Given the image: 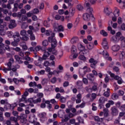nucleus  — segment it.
<instances>
[{"label":"nucleus","mask_w":125,"mask_h":125,"mask_svg":"<svg viewBox=\"0 0 125 125\" xmlns=\"http://www.w3.org/2000/svg\"><path fill=\"white\" fill-rule=\"evenodd\" d=\"M51 51H52L53 54H54L55 55H56V54H57V51H56L55 49H53L52 50V48H48L47 49V51H45L44 52L42 57V59H43V60H46V59H47V58L49 57V52H51Z\"/></svg>","instance_id":"obj_1"},{"label":"nucleus","mask_w":125,"mask_h":125,"mask_svg":"<svg viewBox=\"0 0 125 125\" xmlns=\"http://www.w3.org/2000/svg\"><path fill=\"white\" fill-rule=\"evenodd\" d=\"M42 102V99L40 98H39L37 100H34V99L32 98H30L27 100V101H25V103L28 104L31 107H34V104L32 103H34V104H37V103H41Z\"/></svg>","instance_id":"obj_2"},{"label":"nucleus","mask_w":125,"mask_h":125,"mask_svg":"<svg viewBox=\"0 0 125 125\" xmlns=\"http://www.w3.org/2000/svg\"><path fill=\"white\" fill-rule=\"evenodd\" d=\"M107 73L109 75H110L111 78H113L114 80H116L117 83L119 84H122L123 83H124V81L122 79V78L119 77V76L115 75V74L112 73L111 71H108Z\"/></svg>","instance_id":"obj_3"},{"label":"nucleus","mask_w":125,"mask_h":125,"mask_svg":"<svg viewBox=\"0 0 125 125\" xmlns=\"http://www.w3.org/2000/svg\"><path fill=\"white\" fill-rule=\"evenodd\" d=\"M14 42H12L11 44L13 46H17L18 45V42H20V34L17 33L16 35L13 36Z\"/></svg>","instance_id":"obj_4"},{"label":"nucleus","mask_w":125,"mask_h":125,"mask_svg":"<svg viewBox=\"0 0 125 125\" xmlns=\"http://www.w3.org/2000/svg\"><path fill=\"white\" fill-rule=\"evenodd\" d=\"M111 20L113 22H116L117 21V17H118L120 15V10L118 8H115L113 14H111Z\"/></svg>","instance_id":"obj_5"},{"label":"nucleus","mask_w":125,"mask_h":125,"mask_svg":"<svg viewBox=\"0 0 125 125\" xmlns=\"http://www.w3.org/2000/svg\"><path fill=\"white\" fill-rule=\"evenodd\" d=\"M85 71L87 72H90V68H88L87 66H84L83 68L80 69L79 70V74L81 77H84V75H85Z\"/></svg>","instance_id":"obj_6"},{"label":"nucleus","mask_w":125,"mask_h":125,"mask_svg":"<svg viewBox=\"0 0 125 125\" xmlns=\"http://www.w3.org/2000/svg\"><path fill=\"white\" fill-rule=\"evenodd\" d=\"M48 41L51 42L52 48H55L57 46V41L54 37H50L48 38Z\"/></svg>","instance_id":"obj_7"},{"label":"nucleus","mask_w":125,"mask_h":125,"mask_svg":"<svg viewBox=\"0 0 125 125\" xmlns=\"http://www.w3.org/2000/svg\"><path fill=\"white\" fill-rule=\"evenodd\" d=\"M21 35L22 36L21 40L22 41H28L29 40V37L27 35V31L25 30H22L21 31Z\"/></svg>","instance_id":"obj_8"},{"label":"nucleus","mask_w":125,"mask_h":125,"mask_svg":"<svg viewBox=\"0 0 125 125\" xmlns=\"http://www.w3.org/2000/svg\"><path fill=\"white\" fill-rule=\"evenodd\" d=\"M53 26L55 30L57 31L58 32H63L64 31V27L62 25H58V23L54 24Z\"/></svg>","instance_id":"obj_9"},{"label":"nucleus","mask_w":125,"mask_h":125,"mask_svg":"<svg viewBox=\"0 0 125 125\" xmlns=\"http://www.w3.org/2000/svg\"><path fill=\"white\" fill-rule=\"evenodd\" d=\"M4 30H7V27H6V24H0V36H3L5 35V31H4Z\"/></svg>","instance_id":"obj_10"},{"label":"nucleus","mask_w":125,"mask_h":125,"mask_svg":"<svg viewBox=\"0 0 125 125\" xmlns=\"http://www.w3.org/2000/svg\"><path fill=\"white\" fill-rule=\"evenodd\" d=\"M29 95V93H28V89H25V92L24 94L21 96V98L20 100V102H22V101H24V103H26V97Z\"/></svg>","instance_id":"obj_11"},{"label":"nucleus","mask_w":125,"mask_h":125,"mask_svg":"<svg viewBox=\"0 0 125 125\" xmlns=\"http://www.w3.org/2000/svg\"><path fill=\"white\" fill-rule=\"evenodd\" d=\"M84 52H79V56L78 57V59H79V60H82V61H83V62H85V61H86V57L84 56Z\"/></svg>","instance_id":"obj_12"},{"label":"nucleus","mask_w":125,"mask_h":125,"mask_svg":"<svg viewBox=\"0 0 125 125\" xmlns=\"http://www.w3.org/2000/svg\"><path fill=\"white\" fill-rule=\"evenodd\" d=\"M91 17H93V15L88 13H85L83 15V19L85 21H89Z\"/></svg>","instance_id":"obj_13"},{"label":"nucleus","mask_w":125,"mask_h":125,"mask_svg":"<svg viewBox=\"0 0 125 125\" xmlns=\"http://www.w3.org/2000/svg\"><path fill=\"white\" fill-rule=\"evenodd\" d=\"M102 45L104 49H108V48H109V46H108V41H107L106 38H104L103 39Z\"/></svg>","instance_id":"obj_14"},{"label":"nucleus","mask_w":125,"mask_h":125,"mask_svg":"<svg viewBox=\"0 0 125 125\" xmlns=\"http://www.w3.org/2000/svg\"><path fill=\"white\" fill-rule=\"evenodd\" d=\"M45 71L47 73H48V76L49 78H51V77H52V75H54V76H55V73H54V70L53 72L51 71V69L50 68V67H47L45 68Z\"/></svg>","instance_id":"obj_15"},{"label":"nucleus","mask_w":125,"mask_h":125,"mask_svg":"<svg viewBox=\"0 0 125 125\" xmlns=\"http://www.w3.org/2000/svg\"><path fill=\"white\" fill-rule=\"evenodd\" d=\"M37 121H38V118L36 117V115L34 114H33L32 115H30L29 117V121L30 122V123H31V124H34V123H35V122H37Z\"/></svg>","instance_id":"obj_16"},{"label":"nucleus","mask_w":125,"mask_h":125,"mask_svg":"<svg viewBox=\"0 0 125 125\" xmlns=\"http://www.w3.org/2000/svg\"><path fill=\"white\" fill-rule=\"evenodd\" d=\"M77 47L78 50L80 51H82L83 52H85L86 51V49H85V47L81 43H79L77 45Z\"/></svg>","instance_id":"obj_17"},{"label":"nucleus","mask_w":125,"mask_h":125,"mask_svg":"<svg viewBox=\"0 0 125 125\" xmlns=\"http://www.w3.org/2000/svg\"><path fill=\"white\" fill-rule=\"evenodd\" d=\"M59 70H54V73L55 74V76H58L60 73L63 72L64 69L62 65H59L58 66Z\"/></svg>","instance_id":"obj_18"},{"label":"nucleus","mask_w":125,"mask_h":125,"mask_svg":"<svg viewBox=\"0 0 125 125\" xmlns=\"http://www.w3.org/2000/svg\"><path fill=\"white\" fill-rule=\"evenodd\" d=\"M103 55L106 60H109V61H111L112 60V58L110 57H109V54L107 52V51L104 50L103 52Z\"/></svg>","instance_id":"obj_19"},{"label":"nucleus","mask_w":125,"mask_h":125,"mask_svg":"<svg viewBox=\"0 0 125 125\" xmlns=\"http://www.w3.org/2000/svg\"><path fill=\"white\" fill-rule=\"evenodd\" d=\"M111 49L114 52H117L121 49V46L118 44L114 45L112 46Z\"/></svg>","instance_id":"obj_20"},{"label":"nucleus","mask_w":125,"mask_h":125,"mask_svg":"<svg viewBox=\"0 0 125 125\" xmlns=\"http://www.w3.org/2000/svg\"><path fill=\"white\" fill-rule=\"evenodd\" d=\"M69 12L70 17H73V16L75 15V13L76 12V8L74 7L70 8L69 10Z\"/></svg>","instance_id":"obj_21"},{"label":"nucleus","mask_w":125,"mask_h":125,"mask_svg":"<svg viewBox=\"0 0 125 125\" xmlns=\"http://www.w3.org/2000/svg\"><path fill=\"white\" fill-rule=\"evenodd\" d=\"M27 33H28V35H30L31 41H35V40H36V37H35V35H34V34H33L32 31L28 30Z\"/></svg>","instance_id":"obj_22"},{"label":"nucleus","mask_w":125,"mask_h":125,"mask_svg":"<svg viewBox=\"0 0 125 125\" xmlns=\"http://www.w3.org/2000/svg\"><path fill=\"white\" fill-rule=\"evenodd\" d=\"M41 61H42V58H39L38 61L37 62H35V65L36 66H38L41 68V69H42L43 68V66L42 65V62H41Z\"/></svg>","instance_id":"obj_23"},{"label":"nucleus","mask_w":125,"mask_h":125,"mask_svg":"<svg viewBox=\"0 0 125 125\" xmlns=\"http://www.w3.org/2000/svg\"><path fill=\"white\" fill-rule=\"evenodd\" d=\"M3 41L2 38L0 37V50H4V52L5 50L4 49V44L2 43Z\"/></svg>","instance_id":"obj_24"},{"label":"nucleus","mask_w":125,"mask_h":125,"mask_svg":"<svg viewBox=\"0 0 125 125\" xmlns=\"http://www.w3.org/2000/svg\"><path fill=\"white\" fill-rule=\"evenodd\" d=\"M16 27V23H15V21L11 20L10 24L9 25V28L10 29H13V28H15Z\"/></svg>","instance_id":"obj_25"},{"label":"nucleus","mask_w":125,"mask_h":125,"mask_svg":"<svg viewBox=\"0 0 125 125\" xmlns=\"http://www.w3.org/2000/svg\"><path fill=\"white\" fill-rule=\"evenodd\" d=\"M5 43L7 45H5L4 48L6 49V50H8V51H10V48L9 47V45H10V41L6 40L5 41Z\"/></svg>","instance_id":"obj_26"},{"label":"nucleus","mask_w":125,"mask_h":125,"mask_svg":"<svg viewBox=\"0 0 125 125\" xmlns=\"http://www.w3.org/2000/svg\"><path fill=\"white\" fill-rule=\"evenodd\" d=\"M111 114L113 116H117L119 114V111L115 107H113L111 108Z\"/></svg>","instance_id":"obj_27"},{"label":"nucleus","mask_w":125,"mask_h":125,"mask_svg":"<svg viewBox=\"0 0 125 125\" xmlns=\"http://www.w3.org/2000/svg\"><path fill=\"white\" fill-rule=\"evenodd\" d=\"M14 62V60L13 58H11L10 59L9 62L7 63V66L8 67V71H11L12 70V68L11 67V63Z\"/></svg>","instance_id":"obj_28"},{"label":"nucleus","mask_w":125,"mask_h":125,"mask_svg":"<svg viewBox=\"0 0 125 125\" xmlns=\"http://www.w3.org/2000/svg\"><path fill=\"white\" fill-rule=\"evenodd\" d=\"M116 37H117L119 41H120V40L121 41L123 40L124 38V36H123V34H122V33L120 32H118L116 33Z\"/></svg>","instance_id":"obj_29"},{"label":"nucleus","mask_w":125,"mask_h":125,"mask_svg":"<svg viewBox=\"0 0 125 125\" xmlns=\"http://www.w3.org/2000/svg\"><path fill=\"white\" fill-rule=\"evenodd\" d=\"M77 98L76 103L77 104H79V103H81L82 102V94H79L77 95Z\"/></svg>","instance_id":"obj_30"},{"label":"nucleus","mask_w":125,"mask_h":125,"mask_svg":"<svg viewBox=\"0 0 125 125\" xmlns=\"http://www.w3.org/2000/svg\"><path fill=\"white\" fill-rule=\"evenodd\" d=\"M46 114L44 112L40 113L38 114V117L41 118L40 121H42V119L45 117Z\"/></svg>","instance_id":"obj_31"},{"label":"nucleus","mask_w":125,"mask_h":125,"mask_svg":"<svg viewBox=\"0 0 125 125\" xmlns=\"http://www.w3.org/2000/svg\"><path fill=\"white\" fill-rule=\"evenodd\" d=\"M79 42V38L77 37H73L71 40L72 43H76V42Z\"/></svg>","instance_id":"obj_32"},{"label":"nucleus","mask_w":125,"mask_h":125,"mask_svg":"<svg viewBox=\"0 0 125 125\" xmlns=\"http://www.w3.org/2000/svg\"><path fill=\"white\" fill-rule=\"evenodd\" d=\"M104 118H106L109 116V110L107 108L104 109Z\"/></svg>","instance_id":"obj_33"},{"label":"nucleus","mask_w":125,"mask_h":125,"mask_svg":"<svg viewBox=\"0 0 125 125\" xmlns=\"http://www.w3.org/2000/svg\"><path fill=\"white\" fill-rule=\"evenodd\" d=\"M78 52H79L78 51H77V47H76L75 46L73 45L71 47V53L72 54H75Z\"/></svg>","instance_id":"obj_34"},{"label":"nucleus","mask_w":125,"mask_h":125,"mask_svg":"<svg viewBox=\"0 0 125 125\" xmlns=\"http://www.w3.org/2000/svg\"><path fill=\"white\" fill-rule=\"evenodd\" d=\"M15 59H16V61H17L19 64H22V63H23V61L20 60V57H19L18 55L15 56Z\"/></svg>","instance_id":"obj_35"},{"label":"nucleus","mask_w":125,"mask_h":125,"mask_svg":"<svg viewBox=\"0 0 125 125\" xmlns=\"http://www.w3.org/2000/svg\"><path fill=\"white\" fill-rule=\"evenodd\" d=\"M45 73V70H41L40 71H38L36 72V75L37 76H41L42 75H44Z\"/></svg>","instance_id":"obj_36"},{"label":"nucleus","mask_w":125,"mask_h":125,"mask_svg":"<svg viewBox=\"0 0 125 125\" xmlns=\"http://www.w3.org/2000/svg\"><path fill=\"white\" fill-rule=\"evenodd\" d=\"M86 47L88 49L91 50V49H93V47H94V45L91 43H89V44H87Z\"/></svg>","instance_id":"obj_37"},{"label":"nucleus","mask_w":125,"mask_h":125,"mask_svg":"<svg viewBox=\"0 0 125 125\" xmlns=\"http://www.w3.org/2000/svg\"><path fill=\"white\" fill-rule=\"evenodd\" d=\"M64 2H65V3H68L69 6H72V5H73L72 0H64Z\"/></svg>","instance_id":"obj_38"},{"label":"nucleus","mask_w":125,"mask_h":125,"mask_svg":"<svg viewBox=\"0 0 125 125\" xmlns=\"http://www.w3.org/2000/svg\"><path fill=\"white\" fill-rule=\"evenodd\" d=\"M25 60H27V61H29L30 63H32L34 62V59H31L29 56H26L24 58Z\"/></svg>","instance_id":"obj_39"},{"label":"nucleus","mask_w":125,"mask_h":125,"mask_svg":"<svg viewBox=\"0 0 125 125\" xmlns=\"http://www.w3.org/2000/svg\"><path fill=\"white\" fill-rule=\"evenodd\" d=\"M104 13H105V14H106L107 15H109V14L110 13V8L108 7H106L104 8Z\"/></svg>","instance_id":"obj_40"},{"label":"nucleus","mask_w":125,"mask_h":125,"mask_svg":"<svg viewBox=\"0 0 125 125\" xmlns=\"http://www.w3.org/2000/svg\"><path fill=\"white\" fill-rule=\"evenodd\" d=\"M111 41L116 43L119 42V39L117 38V36H113L111 38Z\"/></svg>","instance_id":"obj_41"},{"label":"nucleus","mask_w":125,"mask_h":125,"mask_svg":"<svg viewBox=\"0 0 125 125\" xmlns=\"http://www.w3.org/2000/svg\"><path fill=\"white\" fill-rule=\"evenodd\" d=\"M64 114H65L64 113L63 111L60 110V111H59L58 115V116L59 117V118H63Z\"/></svg>","instance_id":"obj_42"},{"label":"nucleus","mask_w":125,"mask_h":125,"mask_svg":"<svg viewBox=\"0 0 125 125\" xmlns=\"http://www.w3.org/2000/svg\"><path fill=\"white\" fill-rule=\"evenodd\" d=\"M89 63H91V64H96L97 63V62L96 60H94V59L91 58L89 60Z\"/></svg>","instance_id":"obj_43"},{"label":"nucleus","mask_w":125,"mask_h":125,"mask_svg":"<svg viewBox=\"0 0 125 125\" xmlns=\"http://www.w3.org/2000/svg\"><path fill=\"white\" fill-rule=\"evenodd\" d=\"M104 94L106 97H108V96H110V89L107 88V91H105Z\"/></svg>","instance_id":"obj_44"},{"label":"nucleus","mask_w":125,"mask_h":125,"mask_svg":"<svg viewBox=\"0 0 125 125\" xmlns=\"http://www.w3.org/2000/svg\"><path fill=\"white\" fill-rule=\"evenodd\" d=\"M125 53L124 52H121L120 55V59L123 60V59H125Z\"/></svg>","instance_id":"obj_45"},{"label":"nucleus","mask_w":125,"mask_h":125,"mask_svg":"<svg viewBox=\"0 0 125 125\" xmlns=\"http://www.w3.org/2000/svg\"><path fill=\"white\" fill-rule=\"evenodd\" d=\"M79 53V52L73 54L74 55H72L71 56H70V58H71V59H76V58L78 57V54Z\"/></svg>","instance_id":"obj_46"},{"label":"nucleus","mask_w":125,"mask_h":125,"mask_svg":"<svg viewBox=\"0 0 125 125\" xmlns=\"http://www.w3.org/2000/svg\"><path fill=\"white\" fill-rule=\"evenodd\" d=\"M101 34L104 37H107V36H108V33L104 30L101 31Z\"/></svg>","instance_id":"obj_47"},{"label":"nucleus","mask_w":125,"mask_h":125,"mask_svg":"<svg viewBox=\"0 0 125 125\" xmlns=\"http://www.w3.org/2000/svg\"><path fill=\"white\" fill-rule=\"evenodd\" d=\"M29 86H30V87H34V86H37V83L35 82H30L29 83Z\"/></svg>","instance_id":"obj_48"},{"label":"nucleus","mask_w":125,"mask_h":125,"mask_svg":"<svg viewBox=\"0 0 125 125\" xmlns=\"http://www.w3.org/2000/svg\"><path fill=\"white\" fill-rule=\"evenodd\" d=\"M43 25L47 28H48V27H50V24H49V22L47 21H44Z\"/></svg>","instance_id":"obj_49"},{"label":"nucleus","mask_w":125,"mask_h":125,"mask_svg":"<svg viewBox=\"0 0 125 125\" xmlns=\"http://www.w3.org/2000/svg\"><path fill=\"white\" fill-rule=\"evenodd\" d=\"M85 104L84 103H83L82 104H79L76 106V108H83L84 106H85Z\"/></svg>","instance_id":"obj_50"},{"label":"nucleus","mask_w":125,"mask_h":125,"mask_svg":"<svg viewBox=\"0 0 125 125\" xmlns=\"http://www.w3.org/2000/svg\"><path fill=\"white\" fill-rule=\"evenodd\" d=\"M66 98L62 96L60 97V101L62 103H65V102H66Z\"/></svg>","instance_id":"obj_51"},{"label":"nucleus","mask_w":125,"mask_h":125,"mask_svg":"<svg viewBox=\"0 0 125 125\" xmlns=\"http://www.w3.org/2000/svg\"><path fill=\"white\" fill-rule=\"evenodd\" d=\"M77 120L79 123V124H84V122H83V119L82 118V117H79L77 118Z\"/></svg>","instance_id":"obj_52"},{"label":"nucleus","mask_w":125,"mask_h":125,"mask_svg":"<svg viewBox=\"0 0 125 125\" xmlns=\"http://www.w3.org/2000/svg\"><path fill=\"white\" fill-rule=\"evenodd\" d=\"M95 121L97 122H102L103 121V118H99L98 116L95 117Z\"/></svg>","instance_id":"obj_53"},{"label":"nucleus","mask_w":125,"mask_h":125,"mask_svg":"<svg viewBox=\"0 0 125 125\" xmlns=\"http://www.w3.org/2000/svg\"><path fill=\"white\" fill-rule=\"evenodd\" d=\"M43 65L45 67H48V66H50V62L46 61L44 62Z\"/></svg>","instance_id":"obj_54"},{"label":"nucleus","mask_w":125,"mask_h":125,"mask_svg":"<svg viewBox=\"0 0 125 125\" xmlns=\"http://www.w3.org/2000/svg\"><path fill=\"white\" fill-rule=\"evenodd\" d=\"M87 12H88L89 14H92L93 13V9L92 8H89L87 9Z\"/></svg>","instance_id":"obj_55"},{"label":"nucleus","mask_w":125,"mask_h":125,"mask_svg":"<svg viewBox=\"0 0 125 125\" xmlns=\"http://www.w3.org/2000/svg\"><path fill=\"white\" fill-rule=\"evenodd\" d=\"M33 14H38L40 12L39 9L35 8L33 11H32Z\"/></svg>","instance_id":"obj_56"},{"label":"nucleus","mask_w":125,"mask_h":125,"mask_svg":"<svg viewBox=\"0 0 125 125\" xmlns=\"http://www.w3.org/2000/svg\"><path fill=\"white\" fill-rule=\"evenodd\" d=\"M27 27H28V24L25 22L23 23L21 25L22 29H26V28H27Z\"/></svg>","instance_id":"obj_57"},{"label":"nucleus","mask_w":125,"mask_h":125,"mask_svg":"<svg viewBox=\"0 0 125 125\" xmlns=\"http://www.w3.org/2000/svg\"><path fill=\"white\" fill-rule=\"evenodd\" d=\"M24 9L25 10H27V11H29L31 9V6L29 4H27L25 6Z\"/></svg>","instance_id":"obj_58"},{"label":"nucleus","mask_w":125,"mask_h":125,"mask_svg":"<svg viewBox=\"0 0 125 125\" xmlns=\"http://www.w3.org/2000/svg\"><path fill=\"white\" fill-rule=\"evenodd\" d=\"M111 98L113 100H116V99H118V96L116 94H113L111 96Z\"/></svg>","instance_id":"obj_59"},{"label":"nucleus","mask_w":125,"mask_h":125,"mask_svg":"<svg viewBox=\"0 0 125 125\" xmlns=\"http://www.w3.org/2000/svg\"><path fill=\"white\" fill-rule=\"evenodd\" d=\"M35 49L36 51H40V50H42V48L41 46L38 45L35 47Z\"/></svg>","instance_id":"obj_60"},{"label":"nucleus","mask_w":125,"mask_h":125,"mask_svg":"<svg viewBox=\"0 0 125 125\" xmlns=\"http://www.w3.org/2000/svg\"><path fill=\"white\" fill-rule=\"evenodd\" d=\"M77 8L78 10H79L80 11H81V10H83V6H82V5L81 4H79L77 7Z\"/></svg>","instance_id":"obj_61"},{"label":"nucleus","mask_w":125,"mask_h":125,"mask_svg":"<svg viewBox=\"0 0 125 125\" xmlns=\"http://www.w3.org/2000/svg\"><path fill=\"white\" fill-rule=\"evenodd\" d=\"M21 122L22 124H26L27 123V119L26 118H22V116H21Z\"/></svg>","instance_id":"obj_62"},{"label":"nucleus","mask_w":125,"mask_h":125,"mask_svg":"<svg viewBox=\"0 0 125 125\" xmlns=\"http://www.w3.org/2000/svg\"><path fill=\"white\" fill-rule=\"evenodd\" d=\"M121 46L123 47H125V37H124V39L122 41Z\"/></svg>","instance_id":"obj_63"},{"label":"nucleus","mask_w":125,"mask_h":125,"mask_svg":"<svg viewBox=\"0 0 125 125\" xmlns=\"http://www.w3.org/2000/svg\"><path fill=\"white\" fill-rule=\"evenodd\" d=\"M121 30H122V31H125V23H123L121 25V28H120Z\"/></svg>","instance_id":"obj_64"}]
</instances>
